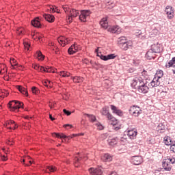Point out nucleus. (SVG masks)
<instances>
[{
    "mask_svg": "<svg viewBox=\"0 0 175 175\" xmlns=\"http://www.w3.org/2000/svg\"><path fill=\"white\" fill-rule=\"evenodd\" d=\"M87 117H88V118L90 119V120L92 122H95V121H96V118L95 116H94V115H88V114H87Z\"/></svg>",
    "mask_w": 175,
    "mask_h": 175,
    "instance_id": "obj_43",
    "label": "nucleus"
},
{
    "mask_svg": "<svg viewBox=\"0 0 175 175\" xmlns=\"http://www.w3.org/2000/svg\"><path fill=\"white\" fill-rule=\"evenodd\" d=\"M175 163V159L174 157H167L163 161V167L165 170L170 172L172 170V165Z\"/></svg>",
    "mask_w": 175,
    "mask_h": 175,
    "instance_id": "obj_3",
    "label": "nucleus"
},
{
    "mask_svg": "<svg viewBox=\"0 0 175 175\" xmlns=\"http://www.w3.org/2000/svg\"><path fill=\"white\" fill-rule=\"evenodd\" d=\"M95 125L98 126V129H99V131H102L103 129V126H102L99 122H97Z\"/></svg>",
    "mask_w": 175,
    "mask_h": 175,
    "instance_id": "obj_49",
    "label": "nucleus"
},
{
    "mask_svg": "<svg viewBox=\"0 0 175 175\" xmlns=\"http://www.w3.org/2000/svg\"><path fill=\"white\" fill-rule=\"evenodd\" d=\"M0 75H2V70H0Z\"/></svg>",
    "mask_w": 175,
    "mask_h": 175,
    "instance_id": "obj_63",
    "label": "nucleus"
},
{
    "mask_svg": "<svg viewBox=\"0 0 175 175\" xmlns=\"http://www.w3.org/2000/svg\"><path fill=\"white\" fill-rule=\"evenodd\" d=\"M146 57L147 59H155V53L149 50L146 54Z\"/></svg>",
    "mask_w": 175,
    "mask_h": 175,
    "instance_id": "obj_26",
    "label": "nucleus"
},
{
    "mask_svg": "<svg viewBox=\"0 0 175 175\" xmlns=\"http://www.w3.org/2000/svg\"><path fill=\"white\" fill-rule=\"evenodd\" d=\"M49 118L51 121H54L55 118H53V116L51 114L49 115Z\"/></svg>",
    "mask_w": 175,
    "mask_h": 175,
    "instance_id": "obj_57",
    "label": "nucleus"
},
{
    "mask_svg": "<svg viewBox=\"0 0 175 175\" xmlns=\"http://www.w3.org/2000/svg\"><path fill=\"white\" fill-rule=\"evenodd\" d=\"M126 42H127L126 41V37H120L118 40V43L119 44V46H120V42L125 43Z\"/></svg>",
    "mask_w": 175,
    "mask_h": 175,
    "instance_id": "obj_42",
    "label": "nucleus"
},
{
    "mask_svg": "<svg viewBox=\"0 0 175 175\" xmlns=\"http://www.w3.org/2000/svg\"><path fill=\"white\" fill-rule=\"evenodd\" d=\"M170 151L175 152V142L174 141L172 144H170Z\"/></svg>",
    "mask_w": 175,
    "mask_h": 175,
    "instance_id": "obj_48",
    "label": "nucleus"
},
{
    "mask_svg": "<svg viewBox=\"0 0 175 175\" xmlns=\"http://www.w3.org/2000/svg\"><path fill=\"white\" fill-rule=\"evenodd\" d=\"M142 76H144V77H146V76H148V74L147 73V71H146V70H143V71L142 72Z\"/></svg>",
    "mask_w": 175,
    "mask_h": 175,
    "instance_id": "obj_54",
    "label": "nucleus"
},
{
    "mask_svg": "<svg viewBox=\"0 0 175 175\" xmlns=\"http://www.w3.org/2000/svg\"><path fill=\"white\" fill-rule=\"evenodd\" d=\"M151 87H158L161 84V81H159V78L154 77L152 81L150 82Z\"/></svg>",
    "mask_w": 175,
    "mask_h": 175,
    "instance_id": "obj_24",
    "label": "nucleus"
},
{
    "mask_svg": "<svg viewBox=\"0 0 175 175\" xmlns=\"http://www.w3.org/2000/svg\"><path fill=\"white\" fill-rule=\"evenodd\" d=\"M16 33L19 36L24 35V33H25V31L24 30V28L19 27L16 29Z\"/></svg>",
    "mask_w": 175,
    "mask_h": 175,
    "instance_id": "obj_41",
    "label": "nucleus"
},
{
    "mask_svg": "<svg viewBox=\"0 0 175 175\" xmlns=\"http://www.w3.org/2000/svg\"><path fill=\"white\" fill-rule=\"evenodd\" d=\"M4 126L7 128V129H13V131L17 129L18 128V125H17L16 122L14 120H7L4 124Z\"/></svg>",
    "mask_w": 175,
    "mask_h": 175,
    "instance_id": "obj_7",
    "label": "nucleus"
},
{
    "mask_svg": "<svg viewBox=\"0 0 175 175\" xmlns=\"http://www.w3.org/2000/svg\"><path fill=\"white\" fill-rule=\"evenodd\" d=\"M72 80L74 83H82V81L84 80V78L81 77H72Z\"/></svg>",
    "mask_w": 175,
    "mask_h": 175,
    "instance_id": "obj_39",
    "label": "nucleus"
},
{
    "mask_svg": "<svg viewBox=\"0 0 175 175\" xmlns=\"http://www.w3.org/2000/svg\"><path fill=\"white\" fill-rule=\"evenodd\" d=\"M59 76H62V77H70V72L68 71H60L59 72Z\"/></svg>",
    "mask_w": 175,
    "mask_h": 175,
    "instance_id": "obj_38",
    "label": "nucleus"
},
{
    "mask_svg": "<svg viewBox=\"0 0 175 175\" xmlns=\"http://www.w3.org/2000/svg\"><path fill=\"white\" fill-rule=\"evenodd\" d=\"M80 163H81V157L79 158L77 157H75L74 159V165L75 167H79V166H80Z\"/></svg>",
    "mask_w": 175,
    "mask_h": 175,
    "instance_id": "obj_33",
    "label": "nucleus"
},
{
    "mask_svg": "<svg viewBox=\"0 0 175 175\" xmlns=\"http://www.w3.org/2000/svg\"><path fill=\"white\" fill-rule=\"evenodd\" d=\"M100 113L102 114V116H105V117H107V120H109L112 116L111 113H110V112L109 111V107H104L101 109Z\"/></svg>",
    "mask_w": 175,
    "mask_h": 175,
    "instance_id": "obj_13",
    "label": "nucleus"
},
{
    "mask_svg": "<svg viewBox=\"0 0 175 175\" xmlns=\"http://www.w3.org/2000/svg\"><path fill=\"white\" fill-rule=\"evenodd\" d=\"M126 133L131 139H136V136H137V131L136 129L129 130Z\"/></svg>",
    "mask_w": 175,
    "mask_h": 175,
    "instance_id": "obj_14",
    "label": "nucleus"
},
{
    "mask_svg": "<svg viewBox=\"0 0 175 175\" xmlns=\"http://www.w3.org/2000/svg\"><path fill=\"white\" fill-rule=\"evenodd\" d=\"M111 109L112 110V113L114 114H116L117 116H122V111H121L120 109H118L117 107L111 105Z\"/></svg>",
    "mask_w": 175,
    "mask_h": 175,
    "instance_id": "obj_21",
    "label": "nucleus"
},
{
    "mask_svg": "<svg viewBox=\"0 0 175 175\" xmlns=\"http://www.w3.org/2000/svg\"><path fill=\"white\" fill-rule=\"evenodd\" d=\"M37 55H38V59H40L41 61H43L44 59V56H43V54H42V52L38 51Z\"/></svg>",
    "mask_w": 175,
    "mask_h": 175,
    "instance_id": "obj_45",
    "label": "nucleus"
},
{
    "mask_svg": "<svg viewBox=\"0 0 175 175\" xmlns=\"http://www.w3.org/2000/svg\"><path fill=\"white\" fill-rule=\"evenodd\" d=\"M42 84L44 87H46V88H51L53 87V83L49 80L43 81Z\"/></svg>",
    "mask_w": 175,
    "mask_h": 175,
    "instance_id": "obj_36",
    "label": "nucleus"
},
{
    "mask_svg": "<svg viewBox=\"0 0 175 175\" xmlns=\"http://www.w3.org/2000/svg\"><path fill=\"white\" fill-rule=\"evenodd\" d=\"M110 122L109 124H111V125H117V124H118V121L117 120V119H116V118L113 117V116L108 119Z\"/></svg>",
    "mask_w": 175,
    "mask_h": 175,
    "instance_id": "obj_37",
    "label": "nucleus"
},
{
    "mask_svg": "<svg viewBox=\"0 0 175 175\" xmlns=\"http://www.w3.org/2000/svg\"><path fill=\"white\" fill-rule=\"evenodd\" d=\"M133 84L134 85H136V84H139L137 90L138 92H140V94H147L148 93V91H150V88H148L147 83L144 81V79L143 78L134 79Z\"/></svg>",
    "mask_w": 175,
    "mask_h": 175,
    "instance_id": "obj_1",
    "label": "nucleus"
},
{
    "mask_svg": "<svg viewBox=\"0 0 175 175\" xmlns=\"http://www.w3.org/2000/svg\"><path fill=\"white\" fill-rule=\"evenodd\" d=\"M131 161L133 165H140L143 162V158L140 156H133Z\"/></svg>",
    "mask_w": 175,
    "mask_h": 175,
    "instance_id": "obj_15",
    "label": "nucleus"
},
{
    "mask_svg": "<svg viewBox=\"0 0 175 175\" xmlns=\"http://www.w3.org/2000/svg\"><path fill=\"white\" fill-rule=\"evenodd\" d=\"M51 12L52 13H59L60 12L59 10L57 9V8H55L53 6H52L51 8Z\"/></svg>",
    "mask_w": 175,
    "mask_h": 175,
    "instance_id": "obj_47",
    "label": "nucleus"
},
{
    "mask_svg": "<svg viewBox=\"0 0 175 175\" xmlns=\"http://www.w3.org/2000/svg\"><path fill=\"white\" fill-rule=\"evenodd\" d=\"M165 68H175V57L165 64Z\"/></svg>",
    "mask_w": 175,
    "mask_h": 175,
    "instance_id": "obj_30",
    "label": "nucleus"
},
{
    "mask_svg": "<svg viewBox=\"0 0 175 175\" xmlns=\"http://www.w3.org/2000/svg\"><path fill=\"white\" fill-rule=\"evenodd\" d=\"M95 52L97 53V57H99L103 61H109V59H114L116 58V54L114 53L104 55L102 53L98 52V49H96Z\"/></svg>",
    "mask_w": 175,
    "mask_h": 175,
    "instance_id": "obj_5",
    "label": "nucleus"
},
{
    "mask_svg": "<svg viewBox=\"0 0 175 175\" xmlns=\"http://www.w3.org/2000/svg\"><path fill=\"white\" fill-rule=\"evenodd\" d=\"M31 91L36 95H38V94L39 93V90L38 89V88H36L35 86L31 88Z\"/></svg>",
    "mask_w": 175,
    "mask_h": 175,
    "instance_id": "obj_46",
    "label": "nucleus"
},
{
    "mask_svg": "<svg viewBox=\"0 0 175 175\" xmlns=\"http://www.w3.org/2000/svg\"><path fill=\"white\" fill-rule=\"evenodd\" d=\"M63 113L66 114V116H70L72 114V112L70 111H68L66 109H63Z\"/></svg>",
    "mask_w": 175,
    "mask_h": 175,
    "instance_id": "obj_51",
    "label": "nucleus"
},
{
    "mask_svg": "<svg viewBox=\"0 0 175 175\" xmlns=\"http://www.w3.org/2000/svg\"><path fill=\"white\" fill-rule=\"evenodd\" d=\"M31 25L36 28H40L42 27V23H40V19L37 17L31 21Z\"/></svg>",
    "mask_w": 175,
    "mask_h": 175,
    "instance_id": "obj_18",
    "label": "nucleus"
},
{
    "mask_svg": "<svg viewBox=\"0 0 175 175\" xmlns=\"http://www.w3.org/2000/svg\"><path fill=\"white\" fill-rule=\"evenodd\" d=\"M164 144L165 146H171V144H173L174 141L172 140V138L169 136L164 137Z\"/></svg>",
    "mask_w": 175,
    "mask_h": 175,
    "instance_id": "obj_29",
    "label": "nucleus"
},
{
    "mask_svg": "<svg viewBox=\"0 0 175 175\" xmlns=\"http://www.w3.org/2000/svg\"><path fill=\"white\" fill-rule=\"evenodd\" d=\"M46 173H49V172H50L51 173H54V172H57V167H55V166L54 165H46Z\"/></svg>",
    "mask_w": 175,
    "mask_h": 175,
    "instance_id": "obj_32",
    "label": "nucleus"
},
{
    "mask_svg": "<svg viewBox=\"0 0 175 175\" xmlns=\"http://www.w3.org/2000/svg\"><path fill=\"white\" fill-rule=\"evenodd\" d=\"M63 10L65 13H70V8H69V5H63Z\"/></svg>",
    "mask_w": 175,
    "mask_h": 175,
    "instance_id": "obj_44",
    "label": "nucleus"
},
{
    "mask_svg": "<svg viewBox=\"0 0 175 175\" xmlns=\"http://www.w3.org/2000/svg\"><path fill=\"white\" fill-rule=\"evenodd\" d=\"M8 144H10L11 146L13 145V141L12 140H9L8 141Z\"/></svg>",
    "mask_w": 175,
    "mask_h": 175,
    "instance_id": "obj_61",
    "label": "nucleus"
},
{
    "mask_svg": "<svg viewBox=\"0 0 175 175\" xmlns=\"http://www.w3.org/2000/svg\"><path fill=\"white\" fill-rule=\"evenodd\" d=\"M34 69L36 70H38V72H46V73H55V70L50 66H40L38 64L34 65L33 66Z\"/></svg>",
    "mask_w": 175,
    "mask_h": 175,
    "instance_id": "obj_4",
    "label": "nucleus"
},
{
    "mask_svg": "<svg viewBox=\"0 0 175 175\" xmlns=\"http://www.w3.org/2000/svg\"><path fill=\"white\" fill-rule=\"evenodd\" d=\"M24 104L20 103L17 100H12L8 103V107L10 109L11 111H18V109L23 108Z\"/></svg>",
    "mask_w": 175,
    "mask_h": 175,
    "instance_id": "obj_2",
    "label": "nucleus"
},
{
    "mask_svg": "<svg viewBox=\"0 0 175 175\" xmlns=\"http://www.w3.org/2000/svg\"><path fill=\"white\" fill-rule=\"evenodd\" d=\"M111 109L112 110V113L114 114H116L117 116H122V111H121L120 109H118L117 107L111 105Z\"/></svg>",
    "mask_w": 175,
    "mask_h": 175,
    "instance_id": "obj_22",
    "label": "nucleus"
},
{
    "mask_svg": "<svg viewBox=\"0 0 175 175\" xmlns=\"http://www.w3.org/2000/svg\"><path fill=\"white\" fill-rule=\"evenodd\" d=\"M29 47H31V45H29V44H28V43H25V50H27V51H29Z\"/></svg>",
    "mask_w": 175,
    "mask_h": 175,
    "instance_id": "obj_53",
    "label": "nucleus"
},
{
    "mask_svg": "<svg viewBox=\"0 0 175 175\" xmlns=\"http://www.w3.org/2000/svg\"><path fill=\"white\" fill-rule=\"evenodd\" d=\"M100 25H101L102 28H104V29H107V27H109L107 18H103L100 21Z\"/></svg>",
    "mask_w": 175,
    "mask_h": 175,
    "instance_id": "obj_23",
    "label": "nucleus"
},
{
    "mask_svg": "<svg viewBox=\"0 0 175 175\" xmlns=\"http://www.w3.org/2000/svg\"><path fill=\"white\" fill-rule=\"evenodd\" d=\"M17 89L18 90V91H20V92H21V94H23V95H25V96H28V91H27V89H25V88L21 85H18Z\"/></svg>",
    "mask_w": 175,
    "mask_h": 175,
    "instance_id": "obj_31",
    "label": "nucleus"
},
{
    "mask_svg": "<svg viewBox=\"0 0 175 175\" xmlns=\"http://www.w3.org/2000/svg\"><path fill=\"white\" fill-rule=\"evenodd\" d=\"M154 77L157 79H162L163 77V71L162 70H157L154 75Z\"/></svg>",
    "mask_w": 175,
    "mask_h": 175,
    "instance_id": "obj_35",
    "label": "nucleus"
},
{
    "mask_svg": "<svg viewBox=\"0 0 175 175\" xmlns=\"http://www.w3.org/2000/svg\"><path fill=\"white\" fill-rule=\"evenodd\" d=\"M172 72L174 75H175V70H172Z\"/></svg>",
    "mask_w": 175,
    "mask_h": 175,
    "instance_id": "obj_62",
    "label": "nucleus"
},
{
    "mask_svg": "<svg viewBox=\"0 0 175 175\" xmlns=\"http://www.w3.org/2000/svg\"><path fill=\"white\" fill-rule=\"evenodd\" d=\"M108 32H111V33H121V27L120 26H111L108 29Z\"/></svg>",
    "mask_w": 175,
    "mask_h": 175,
    "instance_id": "obj_11",
    "label": "nucleus"
},
{
    "mask_svg": "<svg viewBox=\"0 0 175 175\" xmlns=\"http://www.w3.org/2000/svg\"><path fill=\"white\" fill-rule=\"evenodd\" d=\"M157 131L159 133H165L166 132V126L163 123H160L157 127Z\"/></svg>",
    "mask_w": 175,
    "mask_h": 175,
    "instance_id": "obj_20",
    "label": "nucleus"
},
{
    "mask_svg": "<svg viewBox=\"0 0 175 175\" xmlns=\"http://www.w3.org/2000/svg\"><path fill=\"white\" fill-rule=\"evenodd\" d=\"M91 14V11L90 10H83L81 11V14L79 15V20L85 23L87 21V18Z\"/></svg>",
    "mask_w": 175,
    "mask_h": 175,
    "instance_id": "obj_9",
    "label": "nucleus"
},
{
    "mask_svg": "<svg viewBox=\"0 0 175 175\" xmlns=\"http://www.w3.org/2000/svg\"><path fill=\"white\" fill-rule=\"evenodd\" d=\"M129 113L134 117H139V116L142 114V109H140V107L133 105L131 107Z\"/></svg>",
    "mask_w": 175,
    "mask_h": 175,
    "instance_id": "obj_6",
    "label": "nucleus"
},
{
    "mask_svg": "<svg viewBox=\"0 0 175 175\" xmlns=\"http://www.w3.org/2000/svg\"><path fill=\"white\" fill-rule=\"evenodd\" d=\"M73 17L70 15V16H69L68 15V18H67V23H72V20H73V18H72Z\"/></svg>",
    "mask_w": 175,
    "mask_h": 175,
    "instance_id": "obj_52",
    "label": "nucleus"
},
{
    "mask_svg": "<svg viewBox=\"0 0 175 175\" xmlns=\"http://www.w3.org/2000/svg\"><path fill=\"white\" fill-rule=\"evenodd\" d=\"M8 159L5 157V156H1V161H6Z\"/></svg>",
    "mask_w": 175,
    "mask_h": 175,
    "instance_id": "obj_58",
    "label": "nucleus"
},
{
    "mask_svg": "<svg viewBox=\"0 0 175 175\" xmlns=\"http://www.w3.org/2000/svg\"><path fill=\"white\" fill-rule=\"evenodd\" d=\"M132 41H127L126 42H120L119 47L122 48V50L126 51L129 47H132Z\"/></svg>",
    "mask_w": 175,
    "mask_h": 175,
    "instance_id": "obj_12",
    "label": "nucleus"
},
{
    "mask_svg": "<svg viewBox=\"0 0 175 175\" xmlns=\"http://www.w3.org/2000/svg\"><path fill=\"white\" fill-rule=\"evenodd\" d=\"M165 12H166L168 20H172V18L174 17V10L173 9V7L167 5Z\"/></svg>",
    "mask_w": 175,
    "mask_h": 175,
    "instance_id": "obj_10",
    "label": "nucleus"
},
{
    "mask_svg": "<svg viewBox=\"0 0 175 175\" xmlns=\"http://www.w3.org/2000/svg\"><path fill=\"white\" fill-rule=\"evenodd\" d=\"M78 51V48H77V44H74L70 46V48L68 50V54L70 55H73V54H75V53H77Z\"/></svg>",
    "mask_w": 175,
    "mask_h": 175,
    "instance_id": "obj_16",
    "label": "nucleus"
},
{
    "mask_svg": "<svg viewBox=\"0 0 175 175\" xmlns=\"http://www.w3.org/2000/svg\"><path fill=\"white\" fill-rule=\"evenodd\" d=\"M43 17L46 21H48V23H54L55 21V17L50 14H44Z\"/></svg>",
    "mask_w": 175,
    "mask_h": 175,
    "instance_id": "obj_19",
    "label": "nucleus"
},
{
    "mask_svg": "<svg viewBox=\"0 0 175 175\" xmlns=\"http://www.w3.org/2000/svg\"><path fill=\"white\" fill-rule=\"evenodd\" d=\"M64 128H68V126H69L70 128H73V126H72V124H65Z\"/></svg>",
    "mask_w": 175,
    "mask_h": 175,
    "instance_id": "obj_56",
    "label": "nucleus"
},
{
    "mask_svg": "<svg viewBox=\"0 0 175 175\" xmlns=\"http://www.w3.org/2000/svg\"><path fill=\"white\" fill-rule=\"evenodd\" d=\"M109 175H118L117 172H112L111 174H109Z\"/></svg>",
    "mask_w": 175,
    "mask_h": 175,
    "instance_id": "obj_60",
    "label": "nucleus"
},
{
    "mask_svg": "<svg viewBox=\"0 0 175 175\" xmlns=\"http://www.w3.org/2000/svg\"><path fill=\"white\" fill-rule=\"evenodd\" d=\"M31 36L32 39H33L34 40H40V41L43 40L42 39V36H40V34H39L35 31L31 32Z\"/></svg>",
    "mask_w": 175,
    "mask_h": 175,
    "instance_id": "obj_25",
    "label": "nucleus"
},
{
    "mask_svg": "<svg viewBox=\"0 0 175 175\" xmlns=\"http://www.w3.org/2000/svg\"><path fill=\"white\" fill-rule=\"evenodd\" d=\"M90 62V61L88 60V59H85L84 60H83V63L84 64H88Z\"/></svg>",
    "mask_w": 175,
    "mask_h": 175,
    "instance_id": "obj_59",
    "label": "nucleus"
},
{
    "mask_svg": "<svg viewBox=\"0 0 175 175\" xmlns=\"http://www.w3.org/2000/svg\"><path fill=\"white\" fill-rule=\"evenodd\" d=\"M108 143H109V146H111L113 147V146H116V144H117L118 139L117 138H113L111 139H109Z\"/></svg>",
    "mask_w": 175,
    "mask_h": 175,
    "instance_id": "obj_40",
    "label": "nucleus"
},
{
    "mask_svg": "<svg viewBox=\"0 0 175 175\" xmlns=\"http://www.w3.org/2000/svg\"><path fill=\"white\" fill-rule=\"evenodd\" d=\"M27 159H31V157H29V156H27Z\"/></svg>",
    "mask_w": 175,
    "mask_h": 175,
    "instance_id": "obj_64",
    "label": "nucleus"
},
{
    "mask_svg": "<svg viewBox=\"0 0 175 175\" xmlns=\"http://www.w3.org/2000/svg\"><path fill=\"white\" fill-rule=\"evenodd\" d=\"M70 14L71 17H72V18L77 17V16H79V14H80V13L79 12V10H75V9L70 10Z\"/></svg>",
    "mask_w": 175,
    "mask_h": 175,
    "instance_id": "obj_34",
    "label": "nucleus"
},
{
    "mask_svg": "<svg viewBox=\"0 0 175 175\" xmlns=\"http://www.w3.org/2000/svg\"><path fill=\"white\" fill-rule=\"evenodd\" d=\"M55 106V103H50L49 104V107L50 109H54V107Z\"/></svg>",
    "mask_w": 175,
    "mask_h": 175,
    "instance_id": "obj_55",
    "label": "nucleus"
},
{
    "mask_svg": "<svg viewBox=\"0 0 175 175\" xmlns=\"http://www.w3.org/2000/svg\"><path fill=\"white\" fill-rule=\"evenodd\" d=\"M101 159L102 161H103V162H110L112 161L113 157H111V155L107 153L103 155Z\"/></svg>",
    "mask_w": 175,
    "mask_h": 175,
    "instance_id": "obj_28",
    "label": "nucleus"
},
{
    "mask_svg": "<svg viewBox=\"0 0 175 175\" xmlns=\"http://www.w3.org/2000/svg\"><path fill=\"white\" fill-rule=\"evenodd\" d=\"M21 162H22V163H23V165L25 166H29V165H32V161H29V164H26L25 163V159H22Z\"/></svg>",
    "mask_w": 175,
    "mask_h": 175,
    "instance_id": "obj_50",
    "label": "nucleus"
},
{
    "mask_svg": "<svg viewBox=\"0 0 175 175\" xmlns=\"http://www.w3.org/2000/svg\"><path fill=\"white\" fill-rule=\"evenodd\" d=\"M151 51H153L155 54H158L161 53V44H154L151 46L150 49Z\"/></svg>",
    "mask_w": 175,
    "mask_h": 175,
    "instance_id": "obj_17",
    "label": "nucleus"
},
{
    "mask_svg": "<svg viewBox=\"0 0 175 175\" xmlns=\"http://www.w3.org/2000/svg\"><path fill=\"white\" fill-rule=\"evenodd\" d=\"M57 40L59 44H61V46H62L63 47H65L68 42V39H65L64 37H60L57 39Z\"/></svg>",
    "mask_w": 175,
    "mask_h": 175,
    "instance_id": "obj_27",
    "label": "nucleus"
},
{
    "mask_svg": "<svg viewBox=\"0 0 175 175\" xmlns=\"http://www.w3.org/2000/svg\"><path fill=\"white\" fill-rule=\"evenodd\" d=\"M84 133H79V134H72L71 136H66L64 134L54 133L53 136H55V137H58L59 139H73V137H76V136H83Z\"/></svg>",
    "mask_w": 175,
    "mask_h": 175,
    "instance_id": "obj_8",
    "label": "nucleus"
}]
</instances>
